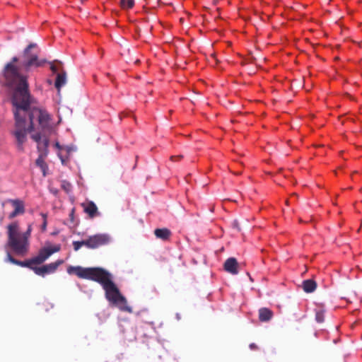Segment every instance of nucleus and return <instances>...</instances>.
<instances>
[{"label": "nucleus", "instance_id": "1", "mask_svg": "<svg viewBox=\"0 0 362 362\" xmlns=\"http://www.w3.org/2000/svg\"><path fill=\"white\" fill-rule=\"evenodd\" d=\"M18 62V58L13 57L4 69L7 85L13 88L11 103L15 108V125L11 133L15 138L16 148L20 152H24V144L28 140L27 134L32 133L30 137L37 143L40 153L35 163L45 176L47 165L44 159L48 154V133L52 131L51 117L45 110L30 107L34 99L29 90L27 76L21 74L20 68L16 65Z\"/></svg>", "mask_w": 362, "mask_h": 362}, {"label": "nucleus", "instance_id": "2", "mask_svg": "<svg viewBox=\"0 0 362 362\" xmlns=\"http://www.w3.org/2000/svg\"><path fill=\"white\" fill-rule=\"evenodd\" d=\"M32 231V226L28 225L27 230L21 233L19 231V224L13 221L7 226V246L18 256L23 257L29 250V238Z\"/></svg>", "mask_w": 362, "mask_h": 362}, {"label": "nucleus", "instance_id": "3", "mask_svg": "<svg viewBox=\"0 0 362 362\" xmlns=\"http://www.w3.org/2000/svg\"><path fill=\"white\" fill-rule=\"evenodd\" d=\"M69 274H74L80 279H88L99 283L103 288L110 282L112 274L102 267H82L81 266H69L67 268Z\"/></svg>", "mask_w": 362, "mask_h": 362}, {"label": "nucleus", "instance_id": "4", "mask_svg": "<svg viewBox=\"0 0 362 362\" xmlns=\"http://www.w3.org/2000/svg\"><path fill=\"white\" fill-rule=\"evenodd\" d=\"M103 288L105 292V298L110 303L117 306L122 311H132L131 308L127 306L126 298L121 294L112 279Z\"/></svg>", "mask_w": 362, "mask_h": 362}, {"label": "nucleus", "instance_id": "5", "mask_svg": "<svg viewBox=\"0 0 362 362\" xmlns=\"http://www.w3.org/2000/svg\"><path fill=\"white\" fill-rule=\"evenodd\" d=\"M37 47L35 43H30L23 51L24 60L22 66L26 71H28L33 67H40L46 62L45 59H39L37 53H33L30 50Z\"/></svg>", "mask_w": 362, "mask_h": 362}, {"label": "nucleus", "instance_id": "6", "mask_svg": "<svg viewBox=\"0 0 362 362\" xmlns=\"http://www.w3.org/2000/svg\"><path fill=\"white\" fill-rule=\"evenodd\" d=\"M110 241V238L107 234H96L90 236L86 240V247L90 249H95L100 246L107 245Z\"/></svg>", "mask_w": 362, "mask_h": 362}, {"label": "nucleus", "instance_id": "7", "mask_svg": "<svg viewBox=\"0 0 362 362\" xmlns=\"http://www.w3.org/2000/svg\"><path fill=\"white\" fill-rule=\"evenodd\" d=\"M59 246H54V247H43L39 251L37 256L33 257V262L35 263V265L40 264L53 253L59 251Z\"/></svg>", "mask_w": 362, "mask_h": 362}, {"label": "nucleus", "instance_id": "8", "mask_svg": "<svg viewBox=\"0 0 362 362\" xmlns=\"http://www.w3.org/2000/svg\"><path fill=\"white\" fill-rule=\"evenodd\" d=\"M62 263L63 260L59 259L55 262H52L40 267H36V268H33V272L37 275L45 276V274L54 273Z\"/></svg>", "mask_w": 362, "mask_h": 362}, {"label": "nucleus", "instance_id": "9", "mask_svg": "<svg viewBox=\"0 0 362 362\" xmlns=\"http://www.w3.org/2000/svg\"><path fill=\"white\" fill-rule=\"evenodd\" d=\"M7 202L11 203L14 210L8 216L9 219H13L18 215H22L25 213L24 202L21 199H8Z\"/></svg>", "mask_w": 362, "mask_h": 362}, {"label": "nucleus", "instance_id": "10", "mask_svg": "<svg viewBox=\"0 0 362 362\" xmlns=\"http://www.w3.org/2000/svg\"><path fill=\"white\" fill-rule=\"evenodd\" d=\"M6 261L10 262L16 265L21 266L23 267H28L33 271V268H36L34 265L35 264V262H33V258L25 260V261H20L18 259H16L14 257H12V255L10 254V252L7 253Z\"/></svg>", "mask_w": 362, "mask_h": 362}, {"label": "nucleus", "instance_id": "11", "mask_svg": "<svg viewBox=\"0 0 362 362\" xmlns=\"http://www.w3.org/2000/svg\"><path fill=\"white\" fill-rule=\"evenodd\" d=\"M81 206L85 213H86L90 218H93L100 214L98 207L92 201H88L82 203Z\"/></svg>", "mask_w": 362, "mask_h": 362}, {"label": "nucleus", "instance_id": "12", "mask_svg": "<svg viewBox=\"0 0 362 362\" xmlns=\"http://www.w3.org/2000/svg\"><path fill=\"white\" fill-rule=\"evenodd\" d=\"M238 262L234 257L227 259L223 264L224 269L233 275L238 274Z\"/></svg>", "mask_w": 362, "mask_h": 362}, {"label": "nucleus", "instance_id": "13", "mask_svg": "<svg viewBox=\"0 0 362 362\" xmlns=\"http://www.w3.org/2000/svg\"><path fill=\"white\" fill-rule=\"evenodd\" d=\"M259 320L260 322H269L274 316L272 310L267 308H261L259 311Z\"/></svg>", "mask_w": 362, "mask_h": 362}, {"label": "nucleus", "instance_id": "14", "mask_svg": "<svg viewBox=\"0 0 362 362\" xmlns=\"http://www.w3.org/2000/svg\"><path fill=\"white\" fill-rule=\"evenodd\" d=\"M154 234L157 238L167 240L171 235V231L166 228H157L154 230Z\"/></svg>", "mask_w": 362, "mask_h": 362}, {"label": "nucleus", "instance_id": "15", "mask_svg": "<svg viewBox=\"0 0 362 362\" xmlns=\"http://www.w3.org/2000/svg\"><path fill=\"white\" fill-rule=\"evenodd\" d=\"M302 288L305 293H313L317 288V283L313 279H307L303 281Z\"/></svg>", "mask_w": 362, "mask_h": 362}, {"label": "nucleus", "instance_id": "16", "mask_svg": "<svg viewBox=\"0 0 362 362\" xmlns=\"http://www.w3.org/2000/svg\"><path fill=\"white\" fill-rule=\"evenodd\" d=\"M66 82V74L64 71L57 74L54 86L58 91H60L61 88L65 85Z\"/></svg>", "mask_w": 362, "mask_h": 362}, {"label": "nucleus", "instance_id": "17", "mask_svg": "<svg viewBox=\"0 0 362 362\" xmlns=\"http://www.w3.org/2000/svg\"><path fill=\"white\" fill-rule=\"evenodd\" d=\"M120 6L123 9H130L134 6V0H120Z\"/></svg>", "mask_w": 362, "mask_h": 362}, {"label": "nucleus", "instance_id": "18", "mask_svg": "<svg viewBox=\"0 0 362 362\" xmlns=\"http://www.w3.org/2000/svg\"><path fill=\"white\" fill-rule=\"evenodd\" d=\"M315 320L317 322L322 323L325 320V311L322 309L315 310Z\"/></svg>", "mask_w": 362, "mask_h": 362}, {"label": "nucleus", "instance_id": "19", "mask_svg": "<svg viewBox=\"0 0 362 362\" xmlns=\"http://www.w3.org/2000/svg\"><path fill=\"white\" fill-rule=\"evenodd\" d=\"M83 245L86 246V240L82 241H74L73 243V246L74 250H78Z\"/></svg>", "mask_w": 362, "mask_h": 362}, {"label": "nucleus", "instance_id": "20", "mask_svg": "<svg viewBox=\"0 0 362 362\" xmlns=\"http://www.w3.org/2000/svg\"><path fill=\"white\" fill-rule=\"evenodd\" d=\"M61 187L67 193L71 190V185L66 180L62 182Z\"/></svg>", "mask_w": 362, "mask_h": 362}, {"label": "nucleus", "instance_id": "21", "mask_svg": "<svg viewBox=\"0 0 362 362\" xmlns=\"http://www.w3.org/2000/svg\"><path fill=\"white\" fill-rule=\"evenodd\" d=\"M42 217L44 218L43 223L42 225V230L45 231L46 230V228H47V216L45 214H42Z\"/></svg>", "mask_w": 362, "mask_h": 362}, {"label": "nucleus", "instance_id": "22", "mask_svg": "<svg viewBox=\"0 0 362 362\" xmlns=\"http://www.w3.org/2000/svg\"><path fill=\"white\" fill-rule=\"evenodd\" d=\"M183 158V156L182 155H179V156H173L170 157V160H173V161H177V160H180Z\"/></svg>", "mask_w": 362, "mask_h": 362}, {"label": "nucleus", "instance_id": "23", "mask_svg": "<svg viewBox=\"0 0 362 362\" xmlns=\"http://www.w3.org/2000/svg\"><path fill=\"white\" fill-rule=\"evenodd\" d=\"M233 228H236L238 231L240 230V228L239 226V223H238V221L235 220L233 222Z\"/></svg>", "mask_w": 362, "mask_h": 362}, {"label": "nucleus", "instance_id": "24", "mask_svg": "<svg viewBox=\"0 0 362 362\" xmlns=\"http://www.w3.org/2000/svg\"><path fill=\"white\" fill-rule=\"evenodd\" d=\"M50 69L54 74L57 72V67L54 66L53 64H51Z\"/></svg>", "mask_w": 362, "mask_h": 362}, {"label": "nucleus", "instance_id": "25", "mask_svg": "<svg viewBox=\"0 0 362 362\" xmlns=\"http://www.w3.org/2000/svg\"><path fill=\"white\" fill-rule=\"evenodd\" d=\"M250 348L252 350H256L257 349V346L255 344L252 343L250 344Z\"/></svg>", "mask_w": 362, "mask_h": 362}, {"label": "nucleus", "instance_id": "26", "mask_svg": "<svg viewBox=\"0 0 362 362\" xmlns=\"http://www.w3.org/2000/svg\"><path fill=\"white\" fill-rule=\"evenodd\" d=\"M3 220H4V217H3V216H1V217L0 218V223H1V224L2 223Z\"/></svg>", "mask_w": 362, "mask_h": 362}, {"label": "nucleus", "instance_id": "27", "mask_svg": "<svg viewBox=\"0 0 362 362\" xmlns=\"http://www.w3.org/2000/svg\"><path fill=\"white\" fill-rule=\"evenodd\" d=\"M56 146H57V148H59V147H60V146H59V143H57V144H56Z\"/></svg>", "mask_w": 362, "mask_h": 362}, {"label": "nucleus", "instance_id": "28", "mask_svg": "<svg viewBox=\"0 0 362 362\" xmlns=\"http://www.w3.org/2000/svg\"><path fill=\"white\" fill-rule=\"evenodd\" d=\"M73 215H74V209H72V211H71V216H73Z\"/></svg>", "mask_w": 362, "mask_h": 362}]
</instances>
